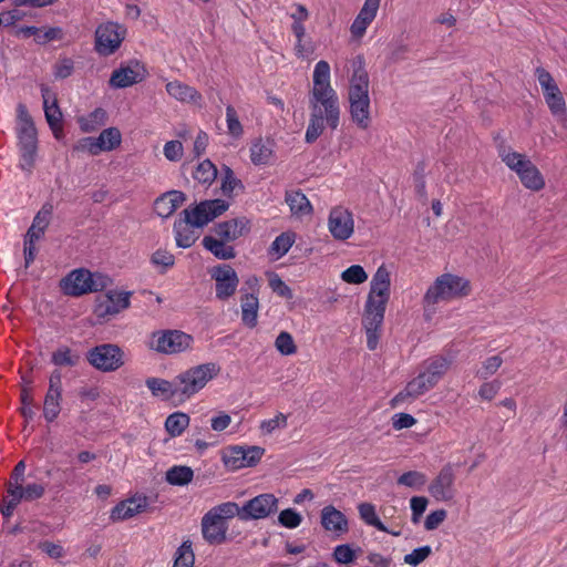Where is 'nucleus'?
I'll return each instance as SVG.
<instances>
[{"label":"nucleus","instance_id":"1","mask_svg":"<svg viewBox=\"0 0 567 567\" xmlns=\"http://www.w3.org/2000/svg\"><path fill=\"white\" fill-rule=\"evenodd\" d=\"M310 118L305 141L315 143L326 126L332 131L340 124V103L337 91L331 85V69L327 61L316 63L312 74V89L309 92Z\"/></svg>","mask_w":567,"mask_h":567},{"label":"nucleus","instance_id":"2","mask_svg":"<svg viewBox=\"0 0 567 567\" xmlns=\"http://www.w3.org/2000/svg\"><path fill=\"white\" fill-rule=\"evenodd\" d=\"M390 295L391 274L385 265H381L370 281V290L364 305L363 327L367 346L370 350H375L378 347Z\"/></svg>","mask_w":567,"mask_h":567},{"label":"nucleus","instance_id":"3","mask_svg":"<svg viewBox=\"0 0 567 567\" xmlns=\"http://www.w3.org/2000/svg\"><path fill=\"white\" fill-rule=\"evenodd\" d=\"M471 291V282L465 277L450 272L436 277L422 299L425 316L431 318L437 303L462 299L467 297Z\"/></svg>","mask_w":567,"mask_h":567},{"label":"nucleus","instance_id":"4","mask_svg":"<svg viewBox=\"0 0 567 567\" xmlns=\"http://www.w3.org/2000/svg\"><path fill=\"white\" fill-rule=\"evenodd\" d=\"M17 137L21 157L20 166L31 172L35 162L38 137L34 122L23 103L17 105Z\"/></svg>","mask_w":567,"mask_h":567},{"label":"nucleus","instance_id":"5","mask_svg":"<svg viewBox=\"0 0 567 567\" xmlns=\"http://www.w3.org/2000/svg\"><path fill=\"white\" fill-rule=\"evenodd\" d=\"M109 276L101 272H91L87 269L79 268L70 271L60 282L64 295L81 297L91 292H99L111 285Z\"/></svg>","mask_w":567,"mask_h":567},{"label":"nucleus","instance_id":"6","mask_svg":"<svg viewBox=\"0 0 567 567\" xmlns=\"http://www.w3.org/2000/svg\"><path fill=\"white\" fill-rule=\"evenodd\" d=\"M238 504L225 502L210 508L202 518V534L209 544H221L226 540V520L236 517Z\"/></svg>","mask_w":567,"mask_h":567},{"label":"nucleus","instance_id":"7","mask_svg":"<svg viewBox=\"0 0 567 567\" xmlns=\"http://www.w3.org/2000/svg\"><path fill=\"white\" fill-rule=\"evenodd\" d=\"M218 371L219 369L215 363H206L178 374L173 383L158 378H148L145 383L148 390H171L173 386L177 388L181 384H184L183 390H188V388L203 389Z\"/></svg>","mask_w":567,"mask_h":567},{"label":"nucleus","instance_id":"8","mask_svg":"<svg viewBox=\"0 0 567 567\" xmlns=\"http://www.w3.org/2000/svg\"><path fill=\"white\" fill-rule=\"evenodd\" d=\"M131 291L110 290L95 299L93 313L100 320H110L131 306Z\"/></svg>","mask_w":567,"mask_h":567},{"label":"nucleus","instance_id":"9","mask_svg":"<svg viewBox=\"0 0 567 567\" xmlns=\"http://www.w3.org/2000/svg\"><path fill=\"white\" fill-rule=\"evenodd\" d=\"M229 206V203L225 199H208L200 202L193 208L184 209L181 215L189 218L196 227L203 228L227 212Z\"/></svg>","mask_w":567,"mask_h":567},{"label":"nucleus","instance_id":"10","mask_svg":"<svg viewBox=\"0 0 567 567\" xmlns=\"http://www.w3.org/2000/svg\"><path fill=\"white\" fill-rule=\"evenodd\" d=\"M45 487L39 483H31L25 486L19 485L18 488L8 491L7 496L0 502V512L4 518L13 515L17 506L22 502H32L44 495Z\"/></svg>","mask_w":567,"mask_h":567},{"label":"nucleus","instance_id":"11","mask_svg":"<svg viewBox=\"0 0 567 567\" xmlns=\"http://www.w3.org/2000/svg\"><path fill=\"white\" fill-rule=\"evenodd\" d=\"M265 454L260 446H229L223 453V461L226 467L236 471L243 467L256 465Z\"/></svg>","mask_w":567,"mask_h":567},{"label":"nucleus","instance_id":"12","mask_svg":"<svg viewBox=\"0 0 567 567\" xmlns=\"http://www.w3.org/2000/svg\"><path fill=\"white\" fill-rule=\"evenodd\" d=\"M278 509V498L272 494H260L248 502L244 506L238 505V514L236 516L244 522L251 519H264Z\"/></svg>","mask_w":567,"mask_h":567},{"label":"nucleus","instance_id":"13","mask_svg":"<svg viewBox=\"0 0 567 567\" xmlns=\"http://www.w3.org/2000/svg\"><path fill=\"white\" fill-rule=\"evenodd\" d=\"M126 30L118 23L106 22L100 24L95 31V49L100 54L110 55L121 45Z\"/></svg>","mask_w":567,"mask_h":567},{"label":"nucleus","instance_id":"14","mask_svg":"<svg viewBox=\"0 0 567 567\" xmlns=\"http://www.w3.org/2000/svg\"><path fill=\"white\" fill-rule=\"evenodd\" d=\"M89 362L96 369L102 371H114L123 363V352L115 344H101L87 353Z\"/></svg>","mask_w":567,"mask_h":567},{"label":"nucleus","instance_id":"15","mask_svg":"<svg viewBox=\"0 0 567 567\" xmlns=\"http://www.w3.org/2000/svg\"><path fill=\"white\" fill-rule=\"evenodd\" d=\"M347 75L349 81L348 94H369L370 78L362 54L352 56L347 61Z\"/></svg>","mask_w":567,"mask_h":567},{"label":"nucleus","instance_id":"16","mask_svg":"<svg viewBox=\"0 0 567 567\" xmlns=\"http://www.w3.org/2000/svg\"><path fill=\"white\" fill-rule=\"evenodd\" d=\"M328 229L337 240L350 238L354 233L352 213L342 206L333 207L328 217Z\"/></svg>","mask_w":567,"mask_h":567},{"label":"nucleus","instance_id":"17","mask_svg":"<svg viewBox=\"0 0 567 567\" xmlns=\"http://www.w3.org/2000/svg\"><path fill=\"white\" fill-rule=\"evenodd\" d=\"M210 276L216 282L217 299L227 300L236 292L239 279L231 266L218 265L212 269Z\"/></svg>","mask_w":567,"mask_h":567},{"label":"nucleus","instance_id":"18","mask_svg":"<svg viewBox=\"0 0 567 567\" xmlns=\"http://www.w3.org/2000/svg\"><path fill=\"white\" fill-rule=\"evenodd\" d=\"M447 368L449 361L444 358L431 360L425 370L409 383L408 390H426L433 388L446 372Z\"/></svg>","mask_w":567,"mask_h":567},{"label":"nucleus","instance_id":"19","mask_svg":"<svg viewBox=\"0 0 567 567\" xmlns=\"http://www.w3.org/2000/svg\"><path fill=\"white\" fill-rule=\"evenodd\" d=\"M454 471L451 464L442 467L437 476L429 486V493L439 502L451 501L455 495Z\"/></svg>","mask_w":567,"mask_h":567},{"label":"nucleus","instance_id":"20","mask_svg":"<svg viewBox=\"0 0 567 567\" xmlns=\"http://www.w3.org/2000/svg\"><path fill=\"white\" fill-rule=\"evenodd\" d=\"M41 95L43 100L45 120L52 130L54 137L59 140L63 135V127L62 112L58 105V99L47 85H41Z\"/></svg>","mask_w":567,"mask_h":567},{"label":"nucleus","instance_id":"21","mask_svg":"<svg viewBox=\"0 0 567 567\" xmlns=\"http://www.w3.org/2000/svg\"><path fill=\"white\" fill-rule=\"evenodd\" d=\"M351 120L358 127L367 130L371 123L370 94H348Z\"/></svg>","mask_w":567,"mask_h":567},{"label":"nucleus","instance_id":"22","mask_svg":"<svg viewBox=\"0 0 567 567\" xmlns=\"http://www.w3.org/2000/svg\"><path fill=\"white\" fill-rule=\"evenodd\" d=\"M147 506L148 502L145 496L135 495L114 506L111 511L110 518L112 522L126 520L144 512Z\"/></svg>","mask_w":567,"mask_h":567},{"label":"nucleus","instance_id":"23","mask_svg":"<svg viewBox=\"0 0 567 567\" xmlns=\"http://www.w3.org/2000/svg\"><path fill=\"white\" fill-rule=\"evenodd\" d=\"M249 220L246 218H233L218 223L214 226L213 231L216 237L224 241L233 243L249 233Z\"/></svg>","mask_w":567,"mask_h":567},{"label":"nucleus","instance_id":"24","mask_svg":"<svg viewBox=\"0 0 567 567\" xmlns=\"http://www.w3.org/2000/svg\"><path fill=\"white\" fill-rule=\"evenodd\" d=\"M380 2L381 0H364L360 12L350 27L351 34L354 38L360 39L364 35L368 27L377 17Z\"/></svg>","mask_w":567,"mask_h":567},{"label":"nucleus","instance_id":"25","mask_svg":"<svg viewBox=\"0 0 567 567\" xmlns=\"http://www.w3.org/2000/svg\"><path fill=\"white\" fill-rule=\"evenodd\" d=\"M321 525L329 532L340 536L348 532L349 524L346 515L332 505L321 509Z\"/></svg>","mask_w":567,"mask_h":567},{"label":"nucleus","instance_id":"26","mask_svg":"<svg viewBox=\"0 0 567 567\" xmlns=\"http://www.w3.org/2000/svg\"><path fill=\"white\" fill-rule=\"evenodd\" d=\"M186 200L181 190H169L159 196L154 203L155 213L162 218H168Z\"/></svg>","mask_w":567,"mask_h":567},{"label":"nucleus","instance_id":"27","mask_svg":"<svg viewBox=\"0 0 567 567\" xmlns=\"http://www.w3.org/2000/svg\"><path fill=\"white\" fill-rule=\"evenodd\" d=\"M192 220L186 216L181 217L174 223L176 245L182 248H189L198 238V231Z\"/></svg>","mask_w":567,"mask_h":567},{"label":"nucleus","instance_id":"28","mask_svg":"<svg viewBox=\"0 0 567 567\" xmlns=\"http://www.w3.org/2000/svg\"><path fill=\"white\" fill-rule=\"evenodd\" d=\"M178 339V330L155 333L152 339V348L167 354L179 353L182 348H179Z\"/></svg>","mask_w":567,"mask_h":567},{"label":"nucleus","instance_id":"29","mask_svg":"<svg viewBox=\"0 0 567 567\" xmlns=\"http://www.w3.org/2000/svg\"><path fill=\"white\" fill-rule=\"evenodd\" d=\"M498 155L501 159L505 163V165L513 172L517 174V176H522L533 162L525 155L518 152H515L508 147L502 146L498 150Z\"/></svg>","mask_w":567,"mask_h":567},{"label":"nucleus","instance_id":"30","mask_svg":"<svg viewBox=\"0 0 567 567\" xmlns=\"http://www.w3.org/2000/svg\"><path fill=\"white\" fill-rule=\"evenodd\" d=\"M202 244L206 250L220 260H229L236 257V250L229 245V241H224L216 236H205Z\"/></svg>","mask_w":567,"mask_h":567},{"label":"nucleus","instance_id":"31","mask_svg":"<svg viewBox=\"0 0 567 567\" xmlns=\"http://www.w3.org/2000/svg\"><path fill=\"white\" fill-rule=\"evenodd\" d=\"M275 156L274 142L261 138L252 142L250 146V159L255 165H268Z\"/></svg>","mask_w":567,"mask_h":567},{"label":"nucleus","instance_id":"32","mask_svg":"<svg viewBox=\"0 0 567 567\" xmlns=\"http://www.w3.org/2000/svg\"><path fill=\"white\" fill-rule=\"evenodd\" d=\"M51 216L52 206L49 204L43 205L34 216L32 225L28 229L25 237L39 240L44 235L45 229L50 224Z\"/></svg>","mask_w":567,"mask_h":567},{"label":"nucleus","instance_id":"33","mask_svg":"<svg viewBox=\"0 0 567 567\" xmlns=\"http://www.w3.org/2000/svg\"><path fill=\"white\" fill-rule=\"evenodd\" d=\"M166 91L172 97L181 102L197 103L202 100V95L196 89L179 81L168 82L166 84Z\"/></svg>","mask_w":567,"mask_h":567},{"label":"nucleus","instance_id":"34","mask_svg":"<svg viewBox=\"0 0 567 567\" xmlns=\"http://www.w3.org/2000/svg\"><path fill=\"white\" fill-rule=\"evenodd\" d=\"M258 298L254 293H245L241 298V320L245 326L255 328L258 319Z\"/></svg>","mask_w":567,"mask_h":567},{"label":"nucleus","instance_id":"35","mask_svg":"<svg viewBox=\"0 0 567 567\" xmlns=\"http://www.w3.org/2000/svg\"><path fill=\"white\" fill-rule=\"evenodd\" d=\"M286 203L295 215H309L312 212V206L309 199L300 190H292L286 194Z\"/></svg>","mask_w":567,"mask_h":567},{"label":"nucleus","instance_id":"36","mask_svg":"<svg viewBox=\"0 0 567 567\" xmlns=\"http://www.w3.org/2000/svg\"><path fill=\"white\" fill-rule=\"evenodd\" d=\"M140 81V74L132 68L125 66L113 71L110 79V84L113 87L122 89L131 86Z\"/></svg>","mask_w":567,"mask_h":567},{"label":"nucleus","instance_id":"37","mask_svg":"<svg viewBox=\"0 0 567 567\" xmlns=\"http://www.w3.org/2000/svg\"><path fill=\"white\" fill-rule=\"evenodd\" d=\"M519 181L525 188L533 192H539L545 187V178L534 163L527 166L526 172L519 176Z\"/></svg>","mask_w":567,"mask_h":567},{"label":"nucleus","instance_id":"38","mask_svg":"<svg viewBox=\"0 0 567 567\" xmlns=\"http://www.w3.org/2000/svg\"><path fill=\"white\" fill-rule=\"evenodd\" d=\"M80 359L81 357L78 352L61 346L52 353L51 361L56 367H75Z\"/></svg>","mask_w":567,"mask_h":567},{"label":"nucleus","instance_id":"39","mask_svg":"<svg viewBox=\"0 0 567 567\" xmlns=\"http://www.w3.org/2000/svg\"><path fill=\"white\" fill-rule=\"evenodd\" d=\"M97 141L102 152H110L121 145L122 134L118 128L109 127L100 133Z\"/></svg>","mask_w":567,"mask_h":567},{"label":"nucleus","instance_id":"40","mask_svg":"<svg viewBox=\"0 0 567 567\" xmlns=\"http://www.w3.org/2000/svg\"><path fill=\"white\" fill-rule=\"evenodd\" d=\"M193 476L194 472L188 466H173L166 472V481L172 485H186L193 480Z\"/></svg>","mask_w":567,"mask_h":567},{"label":"nucleus","instance_id":"41","mask_svg":"<svg viewBox=\"0 0 567 567\" xmlns=\"http://www.w3.org/2000/svg\"><path fill=\"white\" fill-rule=\"evenodd\" d=\"M193 177L202 184L210 185L217 177V168L209 159H205L197 165Z\"/></svg>","mask_w":567,"mask_h":567},{"label":"nucleus","instance_id":"42","mask_svg":"<svg viewBox=\"0 0 567 567\" xmlns=\"http://www.w3.org/2000/svg\"><path fill=\"white\" fill-rule=\"evenodd\" d=\"M189 416L182 412L171 414L165 421V429L172 436H178L188 426Z\"/></svg>","mask_w":567,"mask_h":567},{"label":"nucleus","instance_id":"43","mask_svg":"<svg viewBox=\"0 0 567 567\" xmlns=\"http://www.w3.org/2000/svg\"><path fill=\"white\" fill-rule=\"evenodd\" d=\"M358 509L361 519H363L368 525L373 526L381 532L390 533L386 526L378 517L374 505L370 503H361Z\"/></svg>","mask_w":567,"mask_h":567},{"label":"nucleus","instance_id":"44","mask_svg":"<svg viewBox=\"0 0 567 567\" xmlns=\"http://www.w3.org/2000/svg\"><path fill=\"white\" fill-rule=\"evenodd\" d=\"M195 556L192 548V542L185 540L177 548L175 553V560L173 567H193Z\"/></svg>","mask_w":567,"mask_h":567},{"label":"nucleus","instance_id":"45","mask_svg":"<svg viewBox=\"0 0 567 567\" xmlns=\"http://www.w3.org/2000/svg\"><path fill=\"white\" fill-rule=\"evenodd\" d=\"M61 392H47L43 403V415L48 422H52L60 413Z\"/></svg>","mask_w":567,"mask_h":567},{"label":"nucleus","instance_id":"46","mask_svg":"<svg viewBox=\"0 0 567 567\" xmlns=\"http://www.w3.org/2000/svg\"><path fill=\"white\" fill-rule=\"evenodd\" d=\"M236 188H244V185H243L241 181L235 176L233 169L228 166H225L223 168V178H221V183H220V190H221L223 195H225L227 197H231L233 192Z\"/></svg>","mask_w":567,"mask_h":567},{"label":"nucleus","instance_id":"47","mask_svg":"<svg viewBox=\"0 0 567 567\" xmlns=\"http://www.w3.org/2000/svg\"><path fill=\"white\" fill-rule=\"evenodd\" d=\"M226 124H227V133L233 138H240L244 134V127L239 121L237 111L233 105H228L226 107Z\"/></svg>","mask_w":567,"mask_h":567},{"label":"nucleus","instance_id":"48","mask_svg":"<svg viewBox=\"0 0 567 567\" xmlns=\"http://www.w3.org/2000/svg\"><path fill=\"white\" fill-rule=\"evenodd\" d=\"M293 241L295 240L292 235L284 233L276 237V239L272 241L269 248V252L276 256V258H280L288 252Z\"/></svg>","mask_w":567,"mask_h":567},{"label":"nucleus","instance_id":"49","mask_svg":"<svg viewBox=\"0 0 567 567\" xmlns=\"http://www.w3.org/2000/svg\"><path fill=\"white\" fill-rule=\"evenodd\" d=\"M535 75L543 90L544 96L554 92L558 93L559 87L557 86L554 78L548 71L539 66L535 70Z\"/></svg>","mask_w":567,"mask_h":567},{"label":"nucleus","instance_id":"50","mask_svg":"<svg viewBox=\"0 0 567 567\" xmlns=\"http://www.w3.org/2000/svg\"><path fill=\"white\" fill-rule=\"evenodd\" d=\"M341 279L348 284L360 285L367 281L368 275L362 266L352 265L341 272Z\"/></svg>","mask_w":567,"mask_h":567},{"label":"nucleus","instance_id":"51","mask_svg":"<svg viewBox=\"0 0 567 567\" xmlns=\"http://www.w3.org/2000/svg\"><path fill=\"white\" fill-rule=\"evenodd\" d=\"M425 483H426L425 474L417 472V471L405 472L398 478L399 485H403V486H408V487L416 488V489L424 486Z\"/></svg>","mask_w":567,"mask_h":567},{"label":"nucleus","instance_id":"52","mask_svg":"<svg viewBox=\"0 0 567 567\" xmlns=\"http://www.w3.org/2000/svg\"><path fill=\"white\" fill-rule=\"evenodd\" d=\"M275 347L284 355H290L297 351V347L291 334L286 331L278 334L275 341Z\"/></svg>","mask_w":567,"mask_h":567},{"label":"nucleus","instance_id":"53","mask_svg":"<svg viewBox=\"0 0 567 567\" xmlns=\"http://www.w3.org/2000/svg\"><path fill=\"white\" fill-rule=\"evenodd\" d=\"M73 151L78 153H87L90 155H99L102 151L99 145L97 137H83L79 140L74 146Z\"/></svg>","mask_w":567,"mask_h":567},{"label":"nucleus","instance_id":"54","mask_svg":"<svg viewBox=\"0 0 567 567\" xmlns=\"http://www.w3.org/2000/svg\"><path fill=\"white\" fill-rule=\"evenodd\" d=\"M544 97L550 112L554 115H560L566 113V103L560 90H558V93L554 92L545 95Z\"/></svg>","mask_w":567,"mask_h":567},{"label":"nucleus","instance_id":"55","mask_svg":"<svg viewBox=\"0 0 567 567\" xmlns=\"http://www.w3.org/2000/svg\"><path fill=\"white\" fill-rule=\"evenodd\" d=\"M287 426V416L282 413H278L275 417L264 420L260 423V430L262 434L269 435L278 429H285Z\"/></svg>","mask_w":567,"mask_h":567},{"label":"nucleus","instance_id":"56","mask_svg":"<svg viewBox=\"0 0 567 567\" xmlns=\"http://www.w3.org/2000/svg\"><path fill=\"white\" fill-rule=\"evenodd\" d=\"M278 522L287 528H296L302 522V516L292 508L284 509L279 516Z\"/></svg>","mask_w":567,"mask_h":567},{"label":"nucleus","instance_id":"57","mask_svg":"<svg viewBox=\"0 0 567 567\" xmlns=\"http://www.w3.org/2000/svg\"><path fill=\"white\" fill-rule=\"evenodd\" d=\"M432 553V549L430 546H422L419 548L413 549L410 554H406L404 556V563L416 567L422 561H424Z\"/></svg>","mask_w":567,"mask_h":567},{"label":"nucleus","instance_id":"58","mask_svg":"<svg viewBox=\"0 0 567 567\" xmlns=\"http://www.w3.org/2000/svg\"><path fill=\"white\" fill-rule=\"evenodd\" d=\"M63 37H64V32H63L62 28L51 27V28H48L43 32L40 29V32H39L38 37L34 39V41L38 44L44 45L51 41H60L63 39Z\"/></svg>","mask_w":567,"mask_h":567},{"label":"nucleus","instance_id":"59","mask_svg":"<svg viewBox=\"0 0 567 567\" xmlns=\"http://www.w3.org/2000/svg\"><path fill=\"white\" fill-rule=\"evenodd\" d=\"M164 156L169 162H178L184 154L182 142L173 140L165 143L163 148Z\"/></svg>","mask_w":567,"mask_h":567},{"label":"nucleus","instance_id":"60","mask_svg":"<svg viewBox=\"0 0 567 567\" xmlns=\"http://www.w3.org/2000/svg\"><path fill=\"white\" fill-rule=\"evenodd\" d=\"M502 363L503 359L501 355H492L484 361L477 374L483 379H487L501 368Z\"/></svg>","mask_w":567,"mask_h":567},{"label":"nucleus","instance_id":"61","mask_svg":"<svg viewBox=\"0 0 567 567\" xmlns=\"http://www.w3.org/2000/svg\"><path fill=\"white\" fill-rule=\"evenodd\" d=\"M25 462L20 461L13 468L10 481L7 483V492L18 488L19 485L24 483Z\"/></svg>","mask_w":567,"mask_h":567},{"label":"nucleus","instance_id":"62","mask_svg":"<svg viewBox=\"0 0 567 567\" xmlns=\"http://www.w3.org/2000/svg\"><path fill=\"white\" fill-rule=\"evenodd\" d=\"M73 61L70 58H64L55 63L53 74L56 79H66L73 73Z\"/></svg>","mask_w":567,"mask_h":567},{"label":"nucleus","instance_id":"63","mask_svg":"<svg viewBox=\"0 0 567 567\" xmlns=\"http://www.w3.org/2000/svg\"><path fill=\"white\" fill-rule=\"evenodd\" d=\"M269 287L274 292L284 298H292L291 289L281 280V278L274 274L269 279Z\"/></svg>","mask_w":567,"mask_h":567},{"label":"nucleus","instance_id":"64","mask_svg":"<svg viewBox=\"0 0 567 567\" xmlns=\"http://www.w3.org/2000/svg\"><path fill=\"white\" fill-rule=\"evenodd\" d=\"M333 557L339 564H349L353 561L355 555L349 545H338L333 550Z\"/></svg>","mask_w":567,"mask_h":567}]
</instances>
